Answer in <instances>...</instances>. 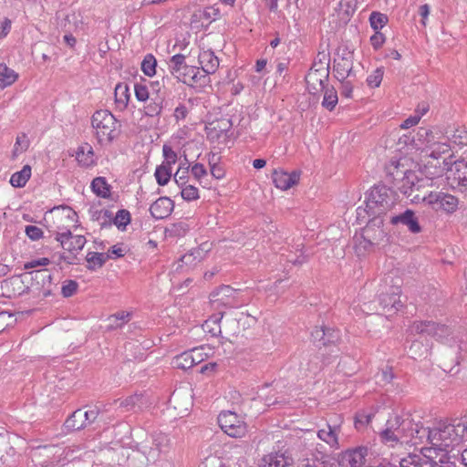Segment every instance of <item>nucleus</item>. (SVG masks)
<instances>
[{"mask_svg":"<svg viewBox=\"0 0 467 467\" xmlns=\"http://www.w3.org/2000/svg\"><path fill=\"white\" fill-rule=\"evenodd\" d=\"M451 329L433 321H415L410 327V336L411 337V345L410 353L414 359L426 358L431 348V342L428 337H435L438 340H445L444 344L451 348L452 358L451 361L457 365L460 364V353L465 349V343L462 339L451 337Z\"/></svg>","mask_w":467,"mask_h":467,"instance_id":"f257e3e1","label":"nucleus"},{"mask_svg":"<svg viewBox=\"0 0 467 467\" xmlns=\"http://www.w3.org/2000/svg\"><path fill=\"white\" fill-rule=\"evenodd\" d=\"M465 428L458 419L438 422L432 427L431 449L443 451L460 444L465 437Z\"/></svg>","mask_w":467,"mask_h":467,"instance_id":"f03ea898","label":"nucleus"},{"mask_svg":"<svg viewBox=\"0 0 467 467\" xmlns=\"http://www.w3.org/2000/svg\"><path fill=\"white\" fill-rule=\"evenodd\" d=\"M237 291L230 285H221L210 295V302L212 306L218 310L217 314L213 315L205 321L204 326L215 335L221 332L219 322L222 320L224 312L221 311V307H236L238 306Z\"/></svg>","mask_w":467,"mask_h":467,"instance_id":"7ed1b4c3","label":"nucleus"},{"mask_svg":"<svg viewBox=\"0 0 467 467\" xmlns=\"http://www.w3.org/2000/svg\"><path fill=\"white\" fill-rule=\"evenodd\" d=\"M365 203L366 208L363 211L368 216L382 217L396 205L397 194L385 185H378L369 191Z\"/></svg>","mask_w":467,"mask_h":467,"instance_id":"20e7f679","label":"nucleus"},{"mask_svg":"<svg viewBox=\"0 0 467 467\" xmlns=\"http://www.w3.org/2000/svg\"><path fill=\"white\" fill-rule=\"evenodd\" d=\"M412 427V418L395 415L387 420L386 428L379 433L380 440L389 447L409 443V432Z\"/></svg>","mask_w":467,"mask_h":467,"instance_id":"39448f33","label":"nucleus"},{"mask_svg":"<svg viewBox=\"0 0 467 467\" xmlns=\"http://www.w3.org/2000/svg\"><path fill=\"white\" fill-rule=\"evenodd\" d=\"M94 135L100 144L111 143L119 134V125L114 115L107 110H97L91 118Z\"/></svg>","mask_w":467,"mask_h":467,"instance_id":"423d86ee","label":"nucleus"},{"mask_svg":"<svg viewBox=\"0 0 467 467\" xmlns=\"http://www.w3.org/2000/svg\"><path fill=\"white\" fill-rule=\"evenodd\" d=\"M426 202L435 211H442L446 213H455L459 206V199L456 196L441 191L413 196V202Z\"/></svg>","mask_w":467,"mask_h":467,"instance_id":"0eeeda50","label":"nucleus"},{"mask_svg":"<svg viewBox=\"0 0 467 467\" xmlns=\"http://www.w3.org/2000/svg\"><path fill=\"white\" fill-rule=\"evenodd\" d=\"M328 66L320 63L317 67V64H315L306 76L308 92L312 95H317L323 92L326 88V83L328 81Z\"/></svg>","mask_w":467,"mask_h":467,"instance_id":"6e6552de","label":"nucleus"},{"mask_svg":"<svg viewBox=\"0 0 467 467\" xmlns=\"http://www.w3.org/2000/svg\"><path fill=\"white\" fill-rule=\"evenodd\" d=\"M218 423L227 435L234 438L243 437L246 432L245 423L232 411L221 412L218 416Z\"/></svg>","mask_w":467,"mask_h":467,"instance_id":"1a4fd4ad","label":"nucleus"},{"mask_svg":"<svg viewBox=\"0 0 467 467\" xmlns=\"http://www.w3.org/2000/svg\"><path fill=\"white\" fill-rule=\"evenodd\" d=\"M400 287L398 285L381 291L379 302L385 315L392 316L403 306V302L400 300Z\"/></svg>","mask_w":467,"mask_h":467,"instance_id":"9d476101","label":"nucleus"},{"mask_svg":"<svg viewBox=\"0 0 467 467\" xmlns=\"http://www.w3.org/2000/svg\"><path fill=\"white\" fill-rule=\"evenodd\" d=\"M362 233L368 239V243H373L376 246L387 241V232L383 228L382 217H372L362 229Z\"/></svg>","mask_w":467,"mask_h":467,"instance_id":"9b49d317","label":"nucleus"},{"mask_svg":"<svg viewBox=\"0 0 467 467\" xmlns=\"http://www.w3.org/2000/svg\"><path fill=\"white\" fill-rule=\"evenodd\" d=\"M424 186L425 181L423 179H418L414 171H407L404 173L400 190L404 195L411 198L413 202V196L420 194L419 192Z\"/></svg>","mask_w":467,"mask_h":467,"instance_id":"f8f14e48","label":"nucleus"},{"mask_svg":"<svg viewBox=\"0 0 467 467\" xmlns=\"http://www.w3.org/2000/svg\"><path fill=\"white\" fill-rule=\"evenodd\" d=\"M368 448L357 447L343 452L341 461L345 467H368L366 457Z\"/></svg>","mask_w":467,"mask_h":467,"instance_id":"ddd939ff","label":"nucleus"},{"mask_svg":"<svg viewBox=\"0 0 467 467\" xmlns=\"http://www.w3.org/2000/svg\"><path fill=\"white\" fill-rule=\"evenodd\" d=\"M390 223L393 225L400 223L406 226L411 234H419L422 230L415 213L410 209L399 214L391 215Z\"/></svg>","mask_w":467,"mask_h":467,"instance_id":"4468645a","label":"nucleus"},{"mask_svg":"<svg viewBox=\"0 0 467 467\" xmlns=\"http://www.w3.org/2000/svg\"><path fill=\"white\" fill-rule=\"evenodd\" d=\"M56 240L61 244L65 250L69 252L80 251L86 244L84 235H73L69 230L64 233H57Z\"/></svg>","mask_w":467,"mask_h":467,"instance_id":"2eb2a0df","label":"nucleus"},{"mask_svg":"<svg viewBox=\"0 0 467 467\" xmlns=\"http://www.w3.org/2000/svg\"><path fill=\"white\" fill-rule=\"evenodd\" d=\"M299 178L300 172L296 171L288 173L284 171L275 170L272 174L273 182L275 187L283 191H286L292 186L297 184Z\"/></svg>","mask_w":467,"mask_h":467,"instance_id":"dca6fc26","label":"nucleus"},{"mask_svg":"<svg viewBox=\"0 0 467 467\" xmlns=\"http://www.w3.org/2000/svg\"><path fill=\"white\" fill-rule=\"evenodd\" d=\"M412 428L409 432V443L412 445L421 444L423 442L431 443L432 427H424L420 422L412 420Z\"/></svg>","mask_w":467,"mask_h":467,"instance_id":"f3484780","label":"nucleus"},{"mask_svg":"<svg viewBox=\"0 0 467 467\" xmlns=\"http://www.w3.org/2000/svg\"><path fill=\"white\" fill-rule=\"evenodd\" d=\"M173 207V202L170 198L161 197L150 205V213L155 219H164L171 214Z\"/></svg>","mask_w":467,"mask_h":467,"instance_id":"a211bd4d","label":"nucleus"},{"mask_svg":"<svg viewBox=\"0 0 467 467\" xmlns=\"http://www.w3.org/2000/svg\"><path fill=\"white\" fill-rule=\"evenodd\" d=\"M353 68L352 55L338 57L334 59L335 76L338 80H344L350 76Z\"/></svg>","mask_w":467,"mask_h":467,"instance_id":"6ab92c4d","label":"nucleus"},{"mask_svg":"<svg viewBox=\"0 0 467 467\" xmlns=\"http://www.w3.org/2000/svg\"><path fill=\"white\" fill-rule=\"evenodd\" d=\"M292 459L281 452H270L260 460L259 467H289Z\"/></svg>","mask_w":467,"mask_h":467,"instance_id":"aec40b11","label":"nucleus"},{"mask_svg":"<svg viewBox=\"0 0 467 467\" xmlns=\"http://www.w3.org/2000/svg\"><path fill=\"white\" fill-rule=\"evenodd\" d=\"M212 244L204 242L198 247L192 249L189 253L182 256L181 261L184 265H193L203 260L209 251L211 250Z\"/></svg>","mask_w":467,"mask_h":467,"instance_id":"412c9836","label":"nucleus"},{"mask_svg":"<svg viewBox=\"0 0 467 467\" xmlns=\"http://www.w3.org/2000/svg\"><path fill=\"white\" fill-rule=\"evenodd\" d=\"M198 61L202 70L206 74H213L219 67V59L210 49L201 51Z\"/></svg>","mask_w":467,"mask_h":467,"instance_id":"4be33fe9","label":"nucleus"},{"mask_svg":"<svg viewBox=\"0 0 467 467\" xmlns=\"http://www.w3.org/2000/svg\"><path fill=\"white\" fill-rule=\"evenodd\" d=\"M196 350L186 351L177 356L173 359V364L176 368L186 370L198 364L201 359L195 357Z\"/></svg>","mask_w":467,"mask_h":467,"instance_id":"5701e85b","label":"nucleus"},{"mask_svg":"<svg viewBox=\"0 0 467 467\" xmlns=\"http://www.w3.org/2000/svg\"><path fill=\"white\" fill-rule=\"evenodd\" d=\"M137 450L146 457L147 462H155L161 452L160 443L156 442V440L145 441L138 444Z\"/></svg>","mask_w":467,"mask_h":467,"instance_id":"b1692460","label":"nucleus"},{"mask_svg":"<svg viewBox=\"0 0 467 467\" xmlns=\"http://www.w3.org/2000/svg\"><path fill=\"white\" fill-rule=\"evenodd\" d=\"M400 467H434L432 460L428 456L410 454L400 462Z\"/></svg>","mask_w":467,"mask_h":467,"instance_id":"393cba45","label":"nucleus"},{"mask_svg":"<svg viewBox=\"0 0 467 467\" xmlns=\"http://www.w3.org/2000/svg\"><path fill=\"white\" fill-rule=\"evenodd\" d=\"M322 367L321 359L318 354H305L303 361L300 363V368L306 372L317 373Z\"/></svg>","mask_w":467,"mask_h":467,"instance_id":"a878e982","label":"nucleus"},{"mask_svg":"<svg viewBox=\"0 0 467 467\" xmlns=\"http://www.w3.org/2000/svg\"><path fill=\"white\" fill-rule=\"evenodd\" d=\"M64 426L68 431H79L86 428L82 410H75L65 421Z\"/></svg>","mask_w":467,"mask_h":467,"instance_id":"bb28decb","label":"nucleus"},{"mask_svg":"<svg viewBox=\"0 0 467 467\" xmlns=\"http://www.w3.org/2000/svg\"><path fill=\"white\" fill-rule=\"evenodd\" d=\"M78 16L75 13L65 14L62 11L57 13V24L66 32H70L73 26H77Z\"/></svg>","mask_w":467,"mask_h":467,"instance_id":"cd10ccee","label":"nucleus"},{"mask_svg":"<svg viewBox=\"0 0 467 467\" xmlns=\"http://www.w3.org/2000/svg\"><path fill=\"white\" fill-rule=\"evenodd\" d=\"M145 404L143 395L137 393L119 400V407L124 408L126 411L141 410Z\"/></svg>","mask_w":467,"mask_h":467,"instance_id":"c85d7f7f","label":"nucleus"},{"mask_svg":"<svg viewBox=\"0 0 467 467\" xmlns=\"http://www.w3.org/2000/svg\"><path fill=\"white\" fill-rule=\"evenodd\" d=\"M435 456H430L431 460L433 462L434 467H453L454 466V461H452V458L455 459V455H451V451H434Z\"/></svg>","mask_w":467,"mask_h":467,"instance_id":"c756f323","label":"nucleus"},{"mask_svg":"<svg viewBox=\"0 0 467 467\" xmlns=\"http://www.w3.org/2000/svg\"><path fill=\"white\" fill-rule=\"evenodd\" d=\"M368 240L363 233L354 236V249L358 256H364L376 246L373 243H368Z\"/></svg>","mask_w":467,"mask_h":467,"instance_id":"7c9ffc66","label":"nucleus"},{"mask_svg":"<svg viewBox=\"0 0 467 467\" xmlns=\"http://www.w3.org/2000/svg\"><path fill=\"white\" fill-rule=\"evenodd\" d=\"M31 176V167L25 165L21 171L15 172L10 179V183L14 187H24Z\"/></svg>","mask_w":467,"mask_h":467,"instance_id":"2f4dec72","label":"nucleus"},{"mask_svg":"<svg viewBox=\"0 0 467 467\" xmlns=\"http://www.w3.org/2000/svg\"><path fill=\"white\" fill-rule=\"evenodd\" d=\"M452 178L461 186H467V164L463 161L455 162L451 168Z\"/></svg>","mask_w":467,"mask_h":467,"instance_id":"473e14b6","label":"nucleus"},{"mask_svg":"<svg viewBox=\"0 0 467 467\" xmlns=\"http://www.w3.org/2000/svg\"><path fill=\"white\" fill-rule=\"evenodd\" d=\"M94 151L90 145L85 144L78 149L76 158L79 163L84 166H89L94 163Z\"/></svg>","mask_w":467,"mask_h":467,"instance_id":"72a5a7b5","label":"nucleus"},{"mask_svg":"<svg viewBox=\"0 0 467 467\" xmlns=\"http://www.w3.org/2000/svg\"><path fill=\"white\" fill-rule=\"evenodd\" d=\"M92 191L99 197L107 198L110 194V186L104 177H97L91 182Z\"/></svg>","mask_w":467,"mask_h":467,"instance_id":"f704fd0d","label":"nucleus"},{"mask_svg":"<svg viewBox=\"0 0 467 467\" xmlns=\"http://www.w3.org/2000/svg\"><path fill=\"white\" fill-rule=\"evenodd\" d=\"M17 78V74L5 64H0V88L3 89L12 85Z\"/></svg>","mask_w":467,"mask_h":467,"instance_id":"c9c22d12","label":"nucleus"},{"mask_svg":"<svg viewBox=\"0 0 467 467\" xmlns=\"http://www.w3.org/2000/svg\"><path fill=\"white\" fill-rule=\"evenodd\" d=\"M109 257V254L103 253L89 252L86 256V260L88 263V268L94 270L96 266L102 267Z\"/></svg>","mask_w":467,"mask_h":467,"instance_id":"e433bc0d","label":"nucleus"},{"mask_svg":"<svg viewBox=\"0 0 467 467\" xmlns=\"http://www.w3.org/2000/svg\"><path fill=\"white\" fill-rule=\"evenodd\" d=\"M445 140V138H442ZM451 150L450 145L446 140H440L435 146L426 150V154L435 160L440 159L443 154H448Z\"/></svg>","mask_w":467,"mask_h":467,"instance_id":"4c0bfd02","label":"nucleus"},{"mask_svg":"<svg viewBox=\"0 0 467 467\" xmlns=\"http://www.w3.org/2000/svg\"><path fill=\"white\" fill-rule=\"evenodd\" d=\"M163 104V98L157 97L155 99H150L149 104L144 107V113L148 117H157L161 113Z\"/></svg>","mask_w":467,"mask_h":467,"instance_id":"58836bf2","label":"nucleus"},{"mask_svg":"<svg viewBox=\"0 0 467 467\" xmlns=\"http://www.w3.org/2000/svg\"><path fill=\"white\" fill-rule=\"evenodd\" d=\"M130 99V89L126 83H119L115 87V100L118 104L126 107Z\"/></svg>","mask_w":467,"mask_h":467,"instance_id":"ea45409f","label":"nucleus"},{"mask_svg":"<svg viewBox=\"0 0 467 467\" xmlns=\"http://www.w3.org/2000/svg\"><path fill=\"white\" fill-rule=\"evenodd\" d=\"M337 90L331 88H325L324 89V99L322 101V106L328 110H333L336 105L337 104Z\"/></svg>","mask_w":467,"mask_h":467,"instance_id":"a19ab883","label":"nucleus"},{"mask_svg":"<svg viewBox=\"0 0 467 467\" xmlns=\"http://www.w3.org/2000/svg\"><path fill=\"white\" fill-rule=\"evenodd\" d=\"M317 436L320 440L324 441L331 447L337 448L338 446L337 435L335 429H333L330 425H327V430H319Z\"/></svg>","mask_w":467,"mask_h":467,"instance_id":"79ce46f5","label":"nucleus"},{"mask_svg":"<svg viewBox=\"0 0 467 467\" xmlns=\"http://www.w3.org/2000/svg\"><path fill=\"white\" fill-rule=\"evenodd\" d=\"M209 74H206L202 71V73L197 67V72H192L191 78L188 79L186 85L190 87H198L202 88L206 86L210 82V78L208 77Z\"/></svg>","mask_w":467,"mask_h":467,"instance_id":"37998d69","label":"nucleus"},{"mask_svg":"<svg viewBox=\"0 0 467 467\" xmlns=\"http://www.w3.org/2000/svg\"><path fill=\"white\" fill-rule=\"evenodd\" d=\"M155 177L159 185H166L171 177V167L168 166V164L158 166L155 171Z\"/></svg>","mask_w":467,"mask_h":467,"instance_id":"c03bdc74","label":"nucleus"},{"mask_svg":"<svg viewBox=\"0 0 467 467\" xmlns=\"http://www.w3.org/2000/svg\"><path fill=\"white\" fill-rule=\"evenodd\" d=\"M30 141L26 133H21L17 135L16 139V143L14 146V150L12 151V157L15 159L20 153L26 151L29 147Z\"/></svg>","mask_w":467,"mask_h":467,"instance_id":"a18cd8bd","label":"nucleus"},{"mask_svg":"<svg viewBox=\"0 0 467 467\" xmlns=\"http://www.w3.org/2000/svg\"><path fill=\"white\" fill-rule=\"evenodd\" d=\"M418 135L420 140H423V142L426 144V150L435 146V144H437L441 139L437 138L432 130L424 128L420 129Z\"/></svg>","mask_w":467,"mask_h":467,"instance_id":"49530a36","label":"nucleus"},{"mask_svg":"<svg viewBox=\"0 0 467 467\" xmlns=\"http://www.w3.org/2000/svg\"><path fill=\"white\" fill-rule=\"evenodd\" d=\"M185 65H187L185 63V56L177 54L171 57L169 67L171 74L176 77L177 74H180Z\"/></svg>","mask_w":467,"mask_h":467,"instance_id":"de8ad7c7","label":"nucleus"},{"mask_svg":"<svg viewBox=\"0 0 467 467\" xmlns=\"http://www.w3.org/2000/svg\"><path fill=\"white\" fill-rule=\"evenodd\" d=\"M369 23L375 31H379L388 23V16L379 12H372L369 16Z\"/></svg>","mask_w":467,"mask_h":467,"instance_id":"09e8293b","label":"nucleus"},{"mask_svg":"<svg viewBox=\"0 0 467 467\" xmlns=\"http://www.w3.org/2000/svg\"><path fill=\"white\" fill-rule=\"evenodd\" d=\"M189 229L190 227L185 222H178L167 228L166 232L170 236L181 237L185 235Z\"/></svg>","mask_w":467,"mask_h":467,"instance_id":"8fccbe9b","label":"nucleus"},{"mask_svg":"<svg viewBox=\"0 0 467 467\" xmlns=\"http://www.w3.org/2000/svg\"><path fill=\"white\" fill-rule=\"evenodd\" d=\"M156 59L152 55H147L141 62V69L145 75L151 77L156 73Z\"/></svg>","mask_w":467,"mask_h":467,"instance_id":"3c124183","label":"nucleus"},{"mask_svg":"<svg viewBox=\"0 0 467 467\" xmlns=\"http://www.w3.org/2000/svg\"><path fill=\"white\" fill-rule=\"evenodd\" d=\"M339 331L334 328L326 327V336L322 341V346L328 347L331 345H336L339 341Z\"/></svg>","mask_w":467,"mask_h":467,"instance_id":"603ef678","label":"nucleus"},{"mask_svg":"<svg viewBox=\"0 0 467 467\" xmlns=\"http://www.w3.org/2000/svg\"><path fill=\"white\" fill-rule=\"evenodd\" d=\"M130 222V213L127 210H119L114 219L113 223L118 226V228H125L127 224Z\"/></svg>","mask_w":467,"mask_h":467,"instance_id":"864d4df0","label":"nucleus"},{"mask_svg":"<svg viewBox=\"0 0 467 467\" xmlns=\"http://www.w3.org/2000/svg\"><path fill=\"white\" fill-rule=\"evenodd\" d=\"M182 191H181V194H182V197L185 200V201H195L197 199H199V191L198 189L192 185V184H187L183 187L181 188Z\"/></svg>","mask_w":467,"mask_h":467,"instance_id":"5fc2aeb1","label":"nucleus"},{"mask_svg":"<svg viewBox=\"0 0 467 467\" xmlns=\"http://www.w3.org/2000/svg\"><path fill=\"white\" fill-rule=\"evenodd\" d=\"M383 74L384 70L382 67L375 69L367 78L368 85L371 88H378L382 81Z\"/></svg>","mask_w":467,"mask_h":467,"instance_id":"6e6d98bb","label":"nucleus"},{"mask_svg":"<svg viewBox=\"0 0 467 467\" xmlns=\"http://www.w3.org/2000/svg\"><path fill=\"white\" fill-rule=\"evenodd\" d=\"M188 172L189 165H187L185 168L180 166V168L174 174V180L180 188L188 184Z\"/></svg>","mask_w":467,"mask_h":467,"instance_id":"4d7b16f0","label":"nucleus"},{"mask_svg":"<svg viewBox=\"0 0 467 467\" xmlns=\"http://www.w3.org/2000/svg\"><path fill=\"white\" fill-rule=\"evenodd\" d=\"M82 415L83 419L85 420V425L87 427L98 419L99 415V409L98 407H90L89 410L86 411L82 410Z\"/></svg>","mask_w":467,"mask_h":467,"instance_id":"13d9d810","label":"nucleus"},{"mask_svg":"<svg viewBox=\"0 0 467 467\" xmlns=\"http://www.w3.org/2000/svg\"><path fill=\"white\" fill-rule=\"evenodd\" d=\"M162 151L165 158V161L162 164H168V166L171 167L177 161L176 152L168 145H163Z\"/></svg>","mask_w":467,"mask_h":467,"instance_id":"bf43d9fd","label":"nucleus"},{"mask_svg":"<svg viewBox=\"0 0 467 467\" xmlns=\"http://www.w3.org/2000/svg\"><path fill=\"white\" fill-rule=\"evenodd\" d=\"M197 72V67L193 66L185 65V67L182 69L180 74L176 75V78L179 81H182V83L186 84L188 82V79L191 78V75L192 72Z\"/></svg>","mask_w":467,"mask_h":467,"instance_id":"052dcab7","label":"nucleus"},{"mask_svg":"<svg viewBox=\"0 0 467 467\" xmlns=\"http://www.w3.org/2000/svg\"><path fill=\"white\" fill-rule=\"evenodd\" d=\"M25 232L26 234L33 241L39 240L43 236L42 229L35 225H26Z\"/></svg>","mask_w":467,"mask_h":467,"instance_id":"680f3d73","label":"nucleus"},{"mask_svg":"<svg viewBox=\"0 0 467 467\" xmlns=\"http://www.w3.org/2000/svg\"><path fill=\"white\" fill-rule=\"evenodd\" d=\"M135 96L140 101H146L150 95L146 86L141 84H135L134 86Z\"/></svg>","mask_w":467,"mask_h":467,"instance_id":"e2e57ef3","label":"nucleus"},{"mask_svg":"<svg viewBox=\"0 0 467 467\" xmlns=\"http://www.w3.org/2000/svg\"><path fill=\"white\" fill-rule=\"evenodd\" d=\"M377 377L379 378L380 382L389 383L394 378L392 368L389 366H386L384 368L380 370V372L377 374Z\"/></svg>","mask_w":467,"mask_h":467,"instance_id":"0e129e2a","label":"nucleus"},{"mask_svg":"<svg viewBox=\"0 0 467 467\" xmlns=\"http://www.w3.org/2000/svg\"><path fill=\"white\" fill-rule=\"evenodd\" d=\"M78 289V283L73 280L67 281V284L63 285L61 292L65 297L73 296Z\"/></svg>","mask_w":467,"mask_h":467,"instance_id":"69168bd1","label":"nucleus"},{"mask_svg":"<svg viewBox=\"0 0 467 467\" xmlns=\"http://www.w3.org/2000/svg\"><path fill=\"white\" fill-rule=\"evenodd\" d=\"M218 15V11L213 9V8H211V7H208V8H205L204 10L202 11H199V13H195L193 15V17L194 18H199V19H202V18H205L206 20H209L211 18L213 19H215V16Z\"/></svg>","mask_w":467,"mask_h":467,"instance_id":"338daca9","label":"nucleus"},{"mask_svg":"<svg viewBox=\"0 0 467 467\" xmlns=\"http://www.w3.org/2000/svg\"><path fill=\"white\" fill-rule=\"evenodd\" d=\"M191 171H192V174L193 175V177L199 182H201L202 177L207 175V171H206L205 167L203 166V164H202V163H195L192 167Z\"/></svg>","mask_w":467,"mask_h":467,"instance_id":"774afa93","label":"nucleus"}]
</instances>
